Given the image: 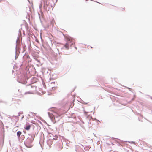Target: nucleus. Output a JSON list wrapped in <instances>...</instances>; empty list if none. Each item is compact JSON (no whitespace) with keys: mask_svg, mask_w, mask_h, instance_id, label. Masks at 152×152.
<instances>
[{"mask_svg":"<svg viewBox=\"0 0 152 152\" xmlns=\"http://www.w3.org/2000/svg\"><path fill=\"white\" fill-rule=\"evenodd\" d=\"M29 135V137L25 141L24 144L27 147L30 148L33 145L32 142L34 138V134H31Z\"/></svg>","mask_w":152,"mask_h":152,"instance_id":"f257e3e1","label":"nucleus"},{"mask_svg":"<svg viewBox=\"0 0 152 152\" xmlns=\"http://www.w3.org/2000/svg\"><path fill=\"white\" fill-rule=\"evenodd\" d=\"M48 5V4L47 2H46V3H44V6L45 7H46V6H47Z\"/></svg>","mask_w":152,"mask_h":152,"instance_id":"6e6552de","label":"nucleus"},{"mask_svg":"<svg viewBox=\"0 0 152 152\" xmlns=\"http://www.w3.org/2000/svg\"><path fill=\"white\" fill-rule=\"evenodd\" d=\"M24 116H23V117H22V119L23 118Z\"/></svg>","mask_w":152,"mask_h":152,"instance_id":"4468645a","label":"nucleus"},{"mask_svg":"<svg viewBox=\"0 0 152 152\" xmlns=\"http://www.w3.org/2000/svg\"><path fill=\"white\" fill-rule=\"evenodd\" d=\"M20 29L19 30V32L20 31Z\"/></svg>","mask_w":152,"mask_h":152,"instance_id":"2eb2a0df","label":"nucleus"},{"mask_svg":"<svg viewBox=\"0 0 152 152\" xmlns=\"http://www.w3.org/2000/svg\"><path fill=\"white\" fill-rule=\"evenodd\" d=\"M15 58H16V55Z\"/></svg>","mask_w":152,"mask_h":152,"instance_id":"ddd939ff","label":"nucleus"},{"mask_svg":"<svg viewBox=\"0 0 152 152\" xmlns=\"http://www.w3.org/2000/svg\"><path fill=\"white\" fill-rule=\"evenodd\" d=\"M21 134V132L20 131H18L17 133V135L19 137Z\"/></svg>","mask_w":152,"mask_h":152,"instance_id":"423d86ee","label":"nucleus"},{"mask_svg":"<svg viewBox=\"0 0 152 152\" xmlns=\"http://www.w3.org/2000/svg\"><path fill=\"white\" fill-rule=\"evenodd\" d=\"M57 139V138H53V140H56Z\"/></svg>","mask_w":152,"mask_h":152,"instance_id":"9d476101","label":"nucleus"},{"mask_svg":"<svg viewBox=\"0 0 152 152\" xmlns=\"http://www.w3.org/2000/svg\"><path fill=\"white\" fill-rule=\"evenodd\" d=\"M128 88V89H130L129 88Z\"/></svg>","mask_w":152,"mask_h":152,"instance_id":"f8f14e48","label":"nucleus"},{"mask_svg":"<svg viewBox=\"0 0 152 152\" xmlns=\"http://www.w3.org/2000/svg\"><path fill=\"white\" fill-rule=\"evenodd\" d=\"M31 127V126L30 125H26L24 127L26 130H29Z\"/></svg>","mask_w":152,"mask_h":152,"instance_id":"39448f33","label":"nucleus"},{"mask_svg":"<svg viewBox=\"0 0 152 152\" xmlns=\"http://www.w3.org/2000/svg\"><path fill=\"white\" fill-rule=\"evenodd\" d=\"M48 114L50 118L53 122L54 121H55V122H56V119L59 118L60 116L56 112H54L53 113H51L49 112H48ZM59 118H58V119H56L57 121H59Z\"/></svg>","mask_w":152,"mask_h":152,"instance_id":"f03ea898","label":"nucleus"},{"mask_svg":"<svg viewBox=\"0 0 152 152\" xmlns=\"http://www.w3.org/2000/svg\"><path fill=\"white\" fill-rule=\"evenodd\" d=\"M59 144H60V149L61 150V149L63 147V145H62V143H60Z\"/></svg>","mask_w":152,"mask_h":152,"instance_id":"0eeeda50","label":"nucleus"},{"mask_svg":"<svg viewBox=\"0 0 152 152\" xmlns=\"http://www.w3.org/2000/svg\"><path fill=\"white\" fill-rule=\"evenodd\" d=\"M49 142H51V140H48V143Z\"/></svg>","mask_w":152,"mask_h":152,"instance_id":"1a4fd4ad","label":"nucleus"},{"mask_svg":"<svg viewBox=\"0 0 152 152\" xmlns=\"http://www.w3.org/2000/svg\"><path fill=\"white\" fill-rule=\"evenodd\" d=\"M39 18L40 19V16L39 15Z\"/></svg>","mask_w":152,"mask_h":152,"instance_id":"9b49d317","label":"nucleus"},{"mask_svg":"<svg viewBox=\"0 0 152 152\" xmlns=\"http://www.w3.org/2000/svg\"><path fill=\"white\" fill-rule=\"evenodd\" d=\"M66 39V43L64 45V47L66 49L68 50L69 49V46H71L73 44L74 41L69 37H67Z\"/></svg>","mask_w":152,"mask_h":152,"instance_id":"7ed1b4c3","label":"nucleus"},{"mask_svg":"<svg viewBox=\"0 0 152 152\" xmlns=\"http://www.w3.org/2000/svg\"><path fill=\"white\" fill-rule=\"evenodd\" d=\"M16 51H15L16 54L17 50L18 51L19 50V49L18 48V45L19 43V38H18L17 39L16 41Z\"/></svg>","mask_w":152,"mask_h":152,"instance_id":"20e7f679","label":"nucleus"}]
</instances>
